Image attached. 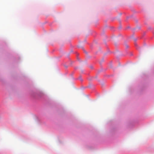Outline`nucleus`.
I'll return each instance as SVG.
<instances>
[{"mask_svg":"<svg viewBox=\"0 0 154 154\" xmlns=\"http://www.w3.org/2000/svg\"><path fill=\"white\" fill-rule=\"evenodd\" d=\"M80 80L81 81H82V80L81 79H80Z\"/></svg>","mask_w":154,"mask_h":154,"instance_id":"1","label":"nucleus"}]
</instances>
